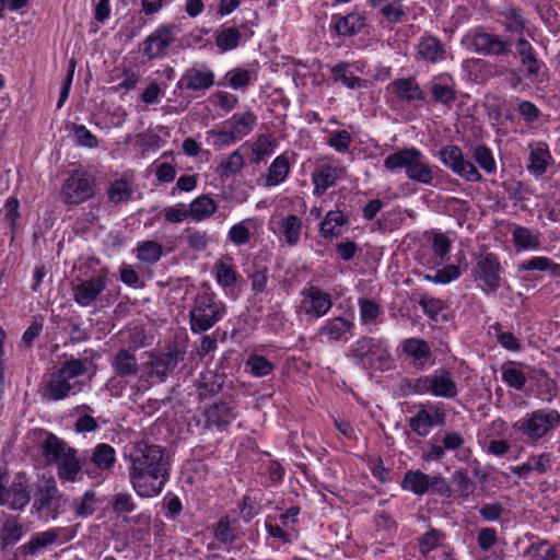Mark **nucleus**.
Instances as JSON below:
<instances>
[{
    "label": "nucleus",
    "mask_w": 560,
    "mask_h": 560,
    "mask_svg": "<svg viewBox=\"0 0 560 560\" xmlns=\"http://www.w3.org/2000/svg\"><path fill=\"white\" fill-rule=\"evenodd\" d=\"M352 142V136L347 130L331 131L327 144L334 148L338 153H345L349 150Z\"/></svg>",
    "instance_id": "64"
},
{
    "label": "nucleus",
    "mask_w": 560,
    "mask_h": 560,
    "mask_svg": "<svg viewBox=\"0 0 560 560\" xmlns=\"http://www.w3.org/2000/svg\"><path fill=\"white\" fill-rule=\"evenodd\" d=\"M179 28L175 24L161 25L143 42V54L149 59H160L168 47L176 42Z\"/></svg>",
    "instance_id": "15"
},
{
    "label": "nucleus",
    "mask_w": 560,
    "mask_h": 560,
    "mask_svg": "<svg viewBox=\"0 0 560 560\" xmlns=\"http://www.w3.org/2000/svg\"><path fill=\"white\" fill-rule=\"evenodd\" d=\"M377 8L380 9V13L390 24H397L401 22L405 15L404 5L400 0H387L377 5L375 9Z\"/></svg>",
    "instance_id": "56"
},
{
    "label": "nucleus",
    "mask_w": 560,
    "mask_h": 560,
    "mask_svg": "<svg viewBox=\"0 0 560 560\" xmlns=\"http://www.w3.org/2000/svg\"><path fill=\"white\" fill-rule=\"evenodd\" d=\"M471 158L476 164L491 175L497 172V162L490 148L485 144H476L470 148Z\"/></svg>",
    "instance_id": "49"
},
{
    "label": "nucleus",
    "mask_w": 560,
    "mask_h": 560,
    "mask_svg": "<svg viewBox=\"0 0 560 560\" xmlns=\"http://www.w3.org/2000/svg\"><path fill=\"white\" fill-rule=\"evenodd\" d=\"M225 80L230 88L245 90L250 83V72L243 68H235L225 74Z\"/></svg>",
    "instance_id": "62"
},
{
    "label": "nucleus",
    "mask_w": 560,
    "mask_h": 560,
    "mask_svg": "<svg viewBox=\"0 0 560 560\" xmlns=\"http://www.w3.org/2000/svg\"><path fill=\"white\" fill-rule=\"evenodd\" d=\"M254 228V219H245L231 226L228 233V238L235 246H243L250 241L252 229Z\"/></svg>",
    "instance_id": "51"
},
{
    "label": "nucleus",
    "mask_w": 560,
    "mask_h": 560,
    "mask_svg": "<svg viewBox=\"0 0 560 560\" xmlns=\"http://www.w3.org/2000/svg\"><path fill=\"white\" fill-rule=\"evenodd\" d=\"M349 224V217L340 210L328 211L319 224V233L326 238L341 235V229Z\"/></svg>",
    "instance_id": "31"
},
{
    "label": "nucleus",
    "mask_w": 560,
    "mask_h": 560,
    "mask_svg": "<svg viewBox=\"0 0 560 560\" xmlns=\"http://www.w3.org/2000/svg\"><path fill=\"white\" fill-rule=\"evenodd\" d=\"M110 368L114 374L121 378L136 377L140 366L136 354L130 349H119L110 360Z\"/></svg>",
    "instance_id": "26"
},
{
    "label": "nucleus",
    "mask_w": 560,
    "mask_h": 560,
    "mask_svg": "<svg viewBox=\"0 0 560 560\" xmlns=\"http://www.w3.org/2000/svg\"><path fill=\"white\" fill-rule=\"evenodd\" d=\"M339 178V168L330 164L318 165L312 173L313 194L322 196L334 187Z\"/></svg>",
    "instance_id": "29"
},
{
    "label": "nucleus",
    "mask_w": 560,
    "mask_h": 560,
    "mask_svg": "<svg viewBox=\"0 0 560 560\" xmlns=\"http://www.w3.org/2000/svg\"><path fill=\"white\" fill-rule=\"evenodd\" d=\"M132 192L133 190L130 183L124 178L110 183L106 190L108 200L115 205L130 200Z\"/></svg>",
    "instance_id": "52"
},
{
    "label": "nucleus",
    "mask_w": 560,
    "mask_h": 560,
    "mask_svg": "<svg viewBox=\"0 0 560 560\" xmlns=\"http://www.w3.org/2000/svg\"><path fill=\"white\" fill-rule=\"evenodd\" d=\"M300 311L311 319L324 317L332 307V298L330 293L319 287L311 285L302 292Z\"/></svg>",
    "instance_id": "16"
},
{
    "label": "nucleus",
    "mask_w": 560,
    "mask_h": 560,
    "mask_svg": "<svg viewBox=\"0 0 560 560\" xmlns=\"http://www.w3.org/2000/svg\"><path fill=\"white\" fill-rule=\"evenodd\" d=\"M61 528H52L43 533L36 534L32 539L20 547L23 556H34L45 547L54 544L58 537Z\"/></svg>",
    "instance_id": "37"
},
{
    "label": "nucleus",
    "mask_w": 560,
    "mask_h": 560,
    "mask_svg": "<svg viewBox=\"0 0 560 560\" xmlns=\"http://www.w3.org/2000/svg\"><path fill=\"white\" fill-rule=\"evenodd\" d=\"M445 421V413L441 410H436L431 413L424 408H421L413 417L409 420L411 430L419 436H427L434 425H442Z\"/></svg>",
    "instance_id": "28"
},
{
    "label": "nucleus",
    "mask_w": 560,
    "mask_h": 560,
    "mask_svg": "<svg viewBox=\"0 0 560 560\" xmlns=\"http://www.w3.org/2000/svg\"><path fill=\"white\" fill-rule=\"evenodd\" d=\"M358 304L363 325L374 323L382 313L380 304L372 300L362 298L359 299Z\"/></svg>",
    "instance_id": "61"
},
{
    "label": "nucleus",
    "mask_w": 560,
    "mask_h": 560,
    "mask_svg": "<svg viewBox=\"0 0 560 560\" xmlns=\"http://www.w3.org/2000/svg\"><path fill=\"white\" fill-rule=\"evenodd\" d=\"M512 237L517 250L538 249L540 247L539 233H533L529 229L516 225L512 232Z\"/></svg>",
    "instance_id": "45"
},
{
    "label": "nucleus",
    "mask_w": 560,
    "mask_h": 560,
    "mask_svg": "<svg viewBox=\"0 0 560 560\" xmlns=\"http://www.w3.org/2000/svg\"><path fill=\"white\" fill-rule=\"evenodd\" d=\"M77 518H86L96 510L95 492L85 491L81 498L74 499L71 504Z\"/></svg>",
    "instance_id": "54"
},
{
    "label": "nucleus",
    "mask_w": 560,
    "mask_h": 560,
    "mask_svg": "<svg viewBox=\"0 0 560 560\" xmlns=\"http://www.w3.org/2000/svg\"><path fill=\"white\" fill-rule=\"evenodd\" d=\"M354 328V324L351 319L342 316H337L327 319L318 329V336L324 337L328 343H337L340 341H347L348 334H351Z\"/></svg>",
    "instance_id": "23"
},
{
    "label": "nucleus",
    "mask_w": 560,
    "mask_h": 560,
    "mask_svg": "<svg viewBox=\"0 0 560 560\" xmlns=\"http://www.w3.org/2000/svg\"><path fill=\"white\" fill-rule=\"evenodd\" d=\"M184 353L177 349H170L165 353H151L150 361L147 363L149 374L156 376L159 381L163 382L165 377L172 372L184 358Z\"/></svg>",
    "instance_id": "19"
},
{
    "label": "nucleus",
    "mask_w": 560,
    "mask_h": 560,
    "mask_svg": "<svg viewBox=\"0 0 560 560\" xmlns=\"http://www.w3.org/2000/svg\"><path fill=\"white\" fill-rule=\"evenodd\" d=\"M241 39V31L234 26H222L215 34V45L222 52L237 48Z\"/></svg>",
    "instance_id": "48"
},
{
    "label": "nucleus",
    "mask_w": 560,
    "mask_h": 560,
    "mask_svg": "<svg viewBox=\"0 0 560 560\" xmlns=\"http://www.w3.org/2000/svg\"><path fill=\"white\" fill-rule=\"evenodd\" d=\"M516 56L525 68V77L530 80H538L542 74L545 63L538 58L533 45L524 37H518L515 44Z\"/></svg>",
    "instance_id": "18"
},
{
    "label": "nucleus",
    "mask_w": 560,
    "mask_h": 560,
    "mask_svg": "<svg viewBox=\"0 0 560 560\" xmlns=\"http://www.w3.org/2000/svg\"><path fill=\"white\" fill-rule=\"evenodd\" d=\"M186 243L189 248L196 252H203L210 242V237L206 231L195 229H186Z\"/></svg>",
    "instance_id": "63"
},
{
    "label": "nucleus",
    "mask_w": 560,
    "mask_h": 560,
    "mask_svg": "<svg viewBox=\"0 0 560 560\" xmlns=\"http://www.w3.org/2000/svg\"><path fill=\"white\" fill-rule=\"evenodd\" d=\"M384 167L390 172L405 168L408 179L422 185H435V166L427 163L422 152L415 147L400 149L386 156Z\"/></svg>",
    "instance_id": "4"
},
{
    "label": "nucleus",
    "mask_w": 560,
    "mask_h": 560,
    "mask_svg": "<svg viewBox=\"0 0 560 560\" xmlns=\"http://www.w3.org/2000/svg\"><path fill=\"white\" fill-rule=\"evenodd\" d=\"M265 527L271 538L277 539L282 544H291L298 537V533L293 527H284L277 520L268 518Z\"/></svg>",
    "instance_id": "53"
},
{
    "label": "nucleus",
    "mask_w": 560,
    "mask_h": 560,
    "mask_svg": "<svg viewBox=\"0 0 560 560\" xmlns=\"http://www.w3.org/2000/svg\"><path fill=\"white\" fill-rule=\"evenodd\" d=\"M88 372V359L71 358L50 373L43 382L42 396L48 401L62 400L83 389L84 382L79 380Z\"/></svg>",
    "instance_id": "2"
},
{
    "label": "nucleus",
    "mask_w": 560,
    "mask_h": 560,
    "mask_svg": "<svg viewBox=\"0 0 560 560\" xmlns=\"http://www.w3.org/2000/svg\"><path fill=\"white\" fill-rule=\"evenodd\" d=\"M214 538L223 545H232L237 538V521L225 515L214 526Z\"/></svg>",
    "instance_id": "46"
},
{
    "label": "nucleus",
    "mask_w": 560,
    "mask_h": 560,
    "mask_svg": "<svg viewBox=\"0 0 560 560\" xmlns=\"http://www.w3.org/2000/svg\"><path fill=\"white\" fill-rule=\"evenodd\" d=\"M179 83L190 91H206L214 84V73L206 65L190 67L186 69Z\"/></svg>",
    "instance_id": "25"
},
{
    "label": "nucleus",
    "mask_w": 560,
    "mask_h": 560,
    "mask_svg": "<svg viewBox=\"0 0 560 560\" xmlns=\"http://www.w3.org/2000/svg\"><path fill=\"white\" fill-rule=\"evenodd\" d=\"M226 315L225 304L215 293L202 291L196 294L189 310V327L192 334H203Z\"/></svg>",
    "instance_id": "5"
},
{
    "label": "nucleus",
    "mask_w": 560,
    "mask_h": 560,
    "mask_svg": "<svg viewBox=\"0 0 560 560\" xmlns=\"http://www.w3.org/2000/svg\"><path fill=\"white\" fill-rule=\"evenodd\" d=\"M294 156V152L285 151L275 158L268 167L267 174L262 177L264 187L271 188L283 184L291 173Z\"/></svg>",
    "instance_id": "21"
},
{
    "label": "nucleus",
    "mask_w": 560,
    "mask_h": 560,
    "mask_svg": "<svg viewBox=\"0 0 560 560\" xmlns=\"http://www.w3.org/2000/svg\"><path fill=\"white\" fill-rule=\"evenodd\" d=\"M218 206L215 201L207 195H201L194 199L188 206V212L192 220L200 222L215 213Z\"/></svg>",
    "instance_id": "39"
},
{
    "label": "nucleus",
    "mask_w": 560,
    "mask_h": 560,
    "mask_svg": "<svg viewBox=\"0 0 560 560\" xmlns=\"http://www.w3.org/2000/svg\"><path fill=\"white\" fill-rule=\"evenodd\" d=\"M42 453L47 464L57 465V476L62 482H77L82 479L85 462H81L77 450L57 435L52 433L47 435L42 446Z\"/></svg>",
    "instance_id": "3"
},
{
    "label": "nucleus",
    "mask_w": 560,
    "mask_h": 560,
    "mask_svg": "<svg viewBox=\"0 0 560 560\" xmlns=\"http://www.w3.org/2000/svg\"><path fill=\"white\" fill-rule=\"evenodd\" d=\"M442 164L453 174L468 183H480L483 179L482 174L476 164L465 158L463 150L456 144L442 147L439 151Z\"/></svg>",
    "instance_id": "12"
},
{
    "label": "nucleus",
    "mask_w": 560,
    "mask_h": 560,
    "mask_svg": "<svg viewBox=\"0 0 560 560\" xmlns=\"http://www.w3.org/2000/svg\"><path fill=\"white\" fill-rule=\"evenodd\" d=\"M129 480L141 498L159 495L171 477V456L166 448L149 441L135 443L129 454Z\"/></svg>",
    "instance_id": "1"
},
{
    "label": "nucleus",
    "mask_w": 560,
    "mask_h": 560,
    "mask_svg": "<svg viewBox=\"0 0 560 560\" xmlns=\"http://www.w3.org/2000/svg\"><path fill=\"white\" fill-rule=\"evenodd\" d=\"M94 194V176L83 170H75L65 180L60 198L66 205H80L93 198Z\"/></svg>",
    "instance_id": "11"
},
{
    "label": "nucleus",
    "mask_w": 560,
    "mask_h": 560,
    "mask_svg": "<svg viewBox=\"0 0 560 560\" xmlns=\"http://www.w3.org/2000/svg\"><path fill=\"white\" fill-rule=\"evenodd\" d=\"M560 427V413L555 409H537L516 421L513 428L536 443Z\"/></svg>",
    "instance_id": "9"
},
{
    "label": "nucleus",
    "mask_w": 560,
    "mask_h": 560,
    "mask_svg": "<svg viewBox=\"0 0 560 560\" xmlns=\"http://www.w3.org/2000/svg\"><path fill=\"white\" fill-rule=\"evenodd\" d=\"M350 63L346 61H340L334 67H331V78L334 82L341 83L348 89H365L366 82L359 77H355L350 73Z\"/></svg>",
    "instance_id": "38"
},
{
    "label": "nucleus",
    "mask_w": 560,
    "mask_h": 560,
    "mask_svg": "<svg viewBox=\"0 0 560 560\" xmlns=\"http://www.w3.org/2000/svg\"><path fill=\"white\" fill-rule=\"evenodd\" d=\"M245 159L240 150L233 151L219 163L215 173L220 178H230L237 175L245 167Z\"/></svg>",
    "instance_id": "40"
},
{
    "label": "nucleus",
    "mask_w": 560,
    "mask_h": 560,
    "mask_svg": "<svg viewBox=\"0 0 560 560\" xmlns=\"http://www.w3.org/2000/svg\"><path fill=\"white\" fill-rule=\"evenodd\" d=\"M523 364L516 362H508L502 366V380L503 382L518 390L522 392L526 385L527 377L525 373L522 371Z\"/></svg>",
    "instance_id": "47"
},
{
    "label": "nucleus",
    "mask_w": 560,
    "mask_h": 560,
    "mask_svg": "<svg viewBox=\"0 0 560 560\" xmlns=\"http://www.w3.org/2000/svg\"><path fill=\"white\" fill-rule=\"evenodd\" d=\"M417 48H418L419 56L425 61L436 63L439 61H442L445 58V54H446L445 46L435 36H432V35L421 36Z\"/></svg>",
    "instance_id": "30"
},
{
    "label": "nucleus",
    "mask_w": 560,
    "mask_h": 560,
    "mask_svg": "<svg viewBox=\"0 0 560 560\" xmlns=\"http://www.w3.org/2000/svg\"><path fill=\"white\" fill-rule=\"evenodd\" d=\"M445 538L444 533L439 529H430L427 533L422 534L418 538L419 551L421 555L425 556L430 551L436 549L440 546L442 539Z\"/></svg>",
    "instance_id": "59"
},
{
    "label": "nucleus",
    "mask_w": 560,
    "mask_h": 560,
    "mask_svg": "<svg viewBox=\"0 0 560 560\" xmlns=\"http://www.w3.org/2000/svg\"><path fill=\"white\" fill-rule=\"evenodd\" d=\"M349 358L365 371L387 370L392 361L387 342L382 338L368 336L360 337L351 345Z\"/></svg>",
    "instance_id": "6"
},
{
    "label": "nucleus",
    "mask_w": 560,
    "mask_h": 560,
    "mask_svg": "<svg viewBox=\"0 0 560 560\" xmlns=\"http://www.w3.org/2000/svg\"><path fill=\"white\" fill-rule=\"evenodd\" d=\"M25 528L19 522L18 516L10 515L5 518L1 529V546L7 548L8 546L15 545L24 535Z\"/></svg>",
    "instance_id": "43"
},
{
    "label": "nucleus",
    "mask_w": 560,
    "mask_h": 560,
    "mask_svg": "<svg viewBox=\"0 0 560 560\" xmlns=\"http://www.w3.org/2000/svg\"><path fill=\"white\" fill-rule=\"evenodd\" d=\"M246 366L255 377H265L275 369V365L260 354H249L246 360Z\"/></svg>",
    "instance_id": "57"
},
{
    "label": "nucleus",
    "mask_w": 560,
    "mask_h": 560,
    "mask_svg": "<svg viewBox=\"0 0 560 560\" xmlns=\"http://www.w3.org/2000/svg\"><path fill=\"white\" fill-rule=\"evenodd\" d=\"M107 287L106 272H100L86 280L72 283V298L82 307H90L96 303Z\"/></svg>",
    "instance_id": "17"
},
{
    "label": "nucleus",
    "mask_w": 560,
    "mask_h": 560,
    "mask_svg": "<svg viewBox=\"0 0 560 560\" xmlns=\"http://www.w3.org/2000/svg\"><path fill=\"white\" fill-rule=\"evenodd\" d=\"M401 488L422 495L430 488V477L420 470H409L404 476Z\"/></svg>",
    "instance_id": "44"
},
{
    "label": "nucleus",
    "mask_w": 560,
    "mask_h": 560,
    "mask_svg": "<svg viewBox=\"0 0 560 560\" xmlns=\"http://www.w3.org/2000/svg\"><path fill=\"white\" fill-rule=\"evenodd\" d=\"M230 130L236 140L249 135L257 125V117L252 110L236 113L229 119Z\"/></svg>",
    "instance_id": "34"
},
{
    "label": "nucleus",
    "mask_w": 560,
    "mask_h": 560,
    "mask_svg": "<svg viewBox=\"0 0 560 560\" xmlns=\"http://www.w3.org/2000/svg\"><path fill=\"white\" fill-rule=\"evenodd\" d=\"M334 28L340 36H352L365 26V19L359 13H350L345 16H332Z\"/></svg>",
    "instance_id": "33"
},
{
    "label": "nucleus",
    "mask_w": 560,
    "mask_h": 560,
    "mask_svg": "<svg viewBox=\"0 0 560 560\" xmlns=\"http://www.w3.org/2000/svg\"><path fill=\"white\" fill-rule=\"evenodd\" d=\"M432 98L435 103L450 106L456 100V91L448 84L433 82L430 86Z\"/></svg>",
    "instance_id": "60"
},
{
    "label": "nucleus",
    "mask_w": 560,
    "mask_h": 560,
    "mask_svg": "<svg viewBox=\"0 0 560 560\" xmlns=\"http://www.w3.org/2000/svg\"><path fill=\"white\" fill-rule=\"evenodd\" d=\"M31 500L30 482L25 474H18L7 487L0 477V505L11 510H23Z\"/></svg>",
    "instance_id": "13"
},
{
    "label": "nucleus",
    "mask_w": 560,
    "mask_h": 560,
    "mask_svg": "<svg viewBox=\"0 0 560 560\" xmlns=\"http://www.w3.org/2000/svg\"><path fill=\"white\" fill-rule=\"evenodd\" d=\"M115 448L106 443L97 444L85 460V474L93 479L105 478L116 463Z\"/></svg>",
    "instance_id": "14"
},
{
    "label": "nucleus",
    "mask_w": 560,
    "mask_h": 560,
    "mask_svg": "<svg viewBox=\"0 0 560 560\" xmlns=\"http://www.w3.org/2000/svg\"><path fill=\"white\" fill-rule=\"evenodd\" d=\"M215 280L223 289L235 287L240 275L231 257L219 259L214 265Z\"/></svg>",
    "instance_id": "35"
},
{
    "label": "nucleus",
    "mask_w": 560,
    "mask_h": 560,
    "mask_svg": "<svg viewBox=\"0 0 560 560\" xmlns=\"http://www.w3.org/2000/svg\"><path fill=\"white\" fill-rule=\"evenodd\" d=\"M68 501V497L60 492L54 478L43 479L37 483L32 512L44 520H56L63 513Z\"/></svg>",
    "instance_id": "8"
},
{
    "label": "nucleus",
    "mask_w": 560,
    "mask_h": 560,
    "mask_svg": "<svg viewBox=\"0 0 560 560\" xmlns=\"http://www.w3.org/2000/svg\"><path fill=\"white\" fill-rule=\"evenodd\" d=\"M388 89L395 94L396 98L401 103L424 102L425 95L419 86L417 80L412 77L398 78L392 81Z\"/></svg>",
    "instance_id": "24"
},
{
    "label": "nucleus",
    "mask_w": 560,
    "mask_h": 560,
    "mask_svg": "<svg viewBox=\"0 0 560 560\" xmlns=\"http://www.w3.org/2000/svg\"><path fill=\"white\" fill-rule=\"evenodd\" d=\"M523 560H556L557 553L553 545L548 540L532 541L523 551Z\"/></svg>",
    "instance_id": "42"
},
{
    "label": "nucleus",
    "mask_w": 560,
    "mask_h": 560,
    "mask_svg": "<svg viewBox=\"0 0 560 560\" xmlns=\"http://www.w3.org/2000/svg\"><path fill=\"white\" fill-rule=\"evenodd\" d=\"M401 351L412 359L417 369L422 370L432 358L431 347L424 339L411 337L400 343Z\"/></svg>",
    "instance_id": "27"
},
{
    "label": "nucleus",
    "mask_w": 560,
    "mask_h": 560,
    "mask_svg": "<svg viewBox=\"0 0 560 560\" xmlns=\"http://www.w3.org/2000/svg\"><path fill=\"white\" fill-rule=\"evenodd\" d=\"M502 273L503 268L497 254L481 252L474 256L471 277L486 295L495 294L501 288Z\"/></svg>",
    "instance_id": "7"
},
{
    "label": "nucleus",
    "mask_w": 560,
    "mask_h": 560,
    "mask_svg": "<svg viewBox=\"0 0 560 560\" xmlns=\"http://www.w3.org/2000/svg\"><path fill=\"white\" fill-rule=\"evenodd\" d=\"M206 428H215L218 431H224L228 425L236 418L235 406L226 401H215L203 412Z\"/></svg>",
    "instance_id": "22"
},
{
    "label": "nucleus",
    "mask_w": 560,
    "mask_h": 560,
    "mask_svg": "<svg viewBox=\"0 0 560 560\" xmlns=\"http://www.w3.org/2000/svg\"><path fill=\"white\" fill-rule=\"evenodd\" d=\"M418 395L431 394L434 397L452 399L457 396V384L448 370L441 369L432 374L416 378L411 385Z\"/></svg>",
    "instance_id": "10"
},
{
    "label": "nucleus",
    "mask_w": 560,
    "mask_h": 560,
    "mask_svg": "<svg viewBox=\"0 0 560 560\" xmlns=\"http://www.w3.org/2000/svg\"><path fill=\"white\" fill-rule=\"evenodd\" d=\"M452 483L457 488L463 499H467L476 490V482L468 476V472L463 469L453 472Z\"/></svg>",
    "instance_id": "58"
},
{
    "label": "nucleus",
    "mask_w": 560,
    "mask_h": 560,
    "mask_svg": "<svg viewBox=\"0 0 560 560\" xmlns=\"http://www.w3.org/2000/svg\"><path fill=\"white\" fill-rule=\"evenodd\" d=\"M472 46L478 54L483 56H506L512 51L508 40L487 32L476 33L472 37Z\"/></svg>",
    "instance_id": "20"
},
{
    "label": "nucleus",
    "mask_w": 560,
    "mask_h": 560,
    "mask_svg": "<svg viewBox=\"0 0 560 560\" xmlns=\"http://www.w3.org/2000/svg\"><path fill=\"white\" fill-rule=\"evenodd\" d=\"M135 253L137 259L141 262L153 265L161 259L163 248L162 245L155 241H143L138 243Z\"/></svg>",
    "instance_id": "50"
},
{
    "label": "nucleus",
    "mask_w": 560,
    "mask_h": 560,
    "mask_svg": "<svg viewBox=\"0 0 560 560\" xmlns=\"http://www.w3.org/2000/svg\"><path fill=\"white\" fill-rule=\"evenodd\" d=\"M303 223L295 214H289L279 222V230L289 246H295L301 238Z\"/></svg>",
    "instance_id": "41"
},
{
    "label": "nucleus",
    "mask_w": 560,
    "mask_h": 560,
    "mask_svg": "<svg viewBox=\"0 0 560 560\" xmlns=\"http://www.w3.org/2000/svg\"><path fill=\"white\" fill-rule=\"evenodd\" d=\"M504 28L511 34L524 37L526 19L518 9H510L504 13Z\"/></svg>",
    "instance_id": "55"
},
{
    "label": "nucleus",
    "mask_w": 560,
    "mask_h": 560,
    "mask_svg": "<svg viewBox=\"0 0 560 560\" xmlns=\"http://www.w3.org/2000/svg\"><path fill=\"white\" fill-rule=\"evenodd\" d=\"M551 161L552 156L547 144L539 145L530 151L527 170L534 176L539 177L547 172Z\"/></svg>",
    "instance_id": "36"
},
{
    "label": "nucleus",
    "mask_w": 560,
    "mask_h": 560,
    "mask_svg": "<svg viewBox=\"0 0 560 560\" xmlns=\"http://www.w3.org/2000/svg\"><path fill=\"white\" fill-rule=\"evenodd\" d=\"M224 384V375L219 374L211 370H206L200 373L198 380V396L200 399H206L219 394Z\"/></svg>",
    "instance_id": "32"
}]
</instances>
